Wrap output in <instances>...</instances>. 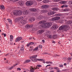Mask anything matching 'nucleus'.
Wrapping results in <instances>:
<instances>
[{
  "instance_id": "obj_10",
  "label": "nucleus",
  "mask_w": 72,
  "mask_h": 72,
  "mask_svg": "<svg viewBox=\"0 0 72 72\" xmlns=\"http://www.w3.org/2000/svg\"><path fill=\"white\" fill-rule=\"evenodd\" d=\"M44 18V17L43 15H40L38 17L37 20L38 21H41L42 19Z\"/></svg>"
},
{
  "instance_id": "obj_52",
  "label": "nucleus",
  "mask_w": 72,
  "mask_h": 72,
  "mask_svg": "<svg viewBox=\"0 0 72 72\" xmlns=\"http://www.w3.org/2000/svg\"><path fill=\"white\" fill-rule=\"evenodd\" d=\"M59 67H63V64H62L59 66Z\"/></svg>"
},
{
  "instance_id": "obj_31",
  "label": "nucleus",
  "mask_w": 72,
  "mask_h": 72,
  "mask_svg": "<svg viewBox=\"0 0 72 72\" xmlns=\"http://www.w3.org/2000/svg\"><path fill=\"white\" fill-rule=\"evenodd\" d=\"M64 7H66V8H67V7H68V5H63V6H61V7L63 8H64Z\"/></svg>"
},
{
  "instance_id": "obj_41",
  "label": "nucleus",
  "mask_w": 72,
  "mask_h": 72,
  "mask_svg": "<svg viewBox=\"0 0 72 72\" xmlns=\"http://www.w3.org/2000/svg\"><path fill=\"white\" fill-rule=\"evenodd\" d=\"M37 66L38 67H41L42 66L41 65L39 64L37 65Z\"/></svg>"
},
{
  "instance_id": "obj_42",
  "label": "nucleus",
  "mask_w": 72,
  "mask_h": 72,
  "mask_svg": "<svg viewBox=\"0 0 72 72\" xmlns=\"http://www.w3.org/2000/svg\"><path fill=\"white\" fill-rule=\"evenodd\" d=\"M30 61H31L30 60H28L26 61L25 62L26 63H28V62H30Z\"/></svg>"
},
{
  "instance_id": "obj_14",
  "label": "nucleus",
  "mask_w": 72,
  "mask_h": 72,
  "mask_svg": "<svg viewBox=\"0 0 72 72\" xmlns=\"http://www.w3.org/2000/svg\"><path fill=\"white\" fill-rule=\"evenodd\" d=\"M41 7L42 9H47L49 7V6L47 5H44L42 6Z\"/></svg>"
},
{
  "instance_id": "obj_5",
  "label": "nucleus",
  "mask_w": 72,
  "mask_h": 72,
  "mask_svg": "<svg viewBox=\"0 0 72 72\" xmlns=\"http://www.w3.org/2000/svg\"><path fill=\"white\" fill-rule=\"evenodd\" d=\"M60 19V17H55L52 18V20L53 21H55L59 20Z\"/></svg>"
},
{
  "instance_id": "obj_60",
  "label": "nucleus",
  "mask_w": 72,
  "mask_h": 72,
  "mask_svg": "<svg viewBox=\"0 0 72 72\" xmlns=\"http://www.w3.org/2000/svg\"><path fill=\"white\" fill-rule=\"evenodd\" d=\"M55 1H57V2H58V1H59V0H55Z\"/></svg>"
},
{
  "instance_id": "obj_24",
  "label": "nucleus",
  "mask_w": 72,
  "mask_h": 72,
  "mask_svg": "<svg viewBox=\"0 0 72 72\" xmlns=\"http://www.w3.org/2000/svg\"><path fill=\"white\" fill-rule=\"evenodd\" d=\"M7 20H8V22H9V23H10L11 24H12V20L10 19H7Z\"/></svg>"
},
{
  "instance_id": "obj_46",
  "label": "nucleus",
  "mask_w": 72,
  "mask_h": 72,
  "mask_svg": "<svg viewBox=\"0 0 72 72\" xmlns=\"http://www.w3.org/2000/svg\"><path fill=\"white\" fill-rule=\"evenodd\" d=\"M68 59L69 60H72V59L71 57H68Z\"/></svg>"
},
{
  "instance_id": "obj_48",
  "label": "nucleus",
  "mask_w": 72,
  "mask_h": 72,
  "mask_svg": "<svg viewBox=\"0 0 72 72\" xmlns=\"http://www.w3.org/2000/svg\"><path fill=\"white\" fill-rule=\"evenodd\" d=\"M13 44V42H12V41H11V42H10V44L11 45H12Z\"/></svg>"
},
{
  "instance_id": "obj_6",
  "label": "nucleus",
  "mask_w": 72,
  "mask_h": 72,
  "mask_svg": "<svg viewBox=\"0 0 72 72\" xmlns=\"http://www.w3.org/2000/svg\"><path fill=\"white\" fill-rule=\"evenodd\" d=\"M33 26V24H27L26 26H25V27L28 29V28H32V27Z\"/></svg>"
},
{
  "instance_id": "obj_53",
  "label": "nucleus",
  "mask_w": 72,
  "mask_h": 72,
  "mask_svg": "<svg viewBox=\"0 0 72 72\" xmlns=\"http://www.w3.org/2000/svg\"><path fill=\"white\" fill-rule=\"evenodd\" d=\"M30 43H28L27 44V46H30Z\"/></svg>"
},
{
  "instance_id": "obj_27",
  "label": "nucleus",
  "mask_w": 72,
  "mask_h": 72,
  "mask_svg": "<svg viewBox=\"0 0 72 72\" xmlns=\"http://www.w3.org/2000/svg\"><path fill=\"white\" fill-rule=\"evenodd\" d=\"M41 25L42 27H43V28H45V27H46V24H45V23H44V24H42Z\"/></svg>"
},
{
  "instance_id": "obj_30",
  "label": "nucleus",
  "mask_w": 72,
  "mask_h": 72,
  "mask_svg": "<svg viewBox=\"0 0 72 72\" xmlns=\"http://www.w3.org/2000/svg\"><path fill=\"white\" fill-rule=\"evenodd\" d=\"M39 47L38 46L36 48H35L33 50V51H36V50H37L38 49H39Z\"/></svg>"
},
{
  "instance_id": "obj_33",
  "label": "nucleus",
  "mask_w": 72,
  "mask_h": 72,
  "mask_svg": "<svg viewBox=\"0 0 72 72\" xmlns=\"http://www.w3.org/2000/svg\"><path fill=\"white\" fill-rule=\"evenodd\" d=\"M54 69H56L57 71H58L59 70V68L58 67H54L53 68Z\"/></svg>"
},
{
  "instance_id": "obj_39",
  "label": "nucleus",
  "mask_w": 72,
  "mask_h": 72,
  "mask_svg": "<svg viewBox=\"0 0 72 72\" xmlns=\"http://www.w3.org/2000/svg\"><path fill=\"white\" fill-rule=\"evenodd\" d=\"M30 44L32 45H34V43L33 42H30Z\"/></svg>"
},
{
  "instance_id": "obj_55",
  "label": "nucleus",
  "mask_w": 72,
  "mask_h": 72,
  "mask_svg": "<svg viewBox=\"0 0 72 72\" xmlns=\"http://www.w3.org/2000/svg\"><path fill=\"white\" fill-rule=\"evenodd\" d=\"M17 70H19V71H21V68H17Z\"/></svg>"
},
{
  "instance_id": "obj_18",
  "label": "nucleus",
  "mask_w": 72,
  "mask_h": 72,
  "mask_svg": "<svg viewBox=\"0 0 72 72\" xmlns=\"http://www.w3.org/2000/svg\"><path fill=\"white\" fill-rule=\"evenodd\" d=\"M38 32L39 33V34H42V33L44 32V31L41 30L38 31Z\"/></svg>"
},
{
  "instance_id": "obj_21",
  "label": "nucleus",
  "mask_w": 72,
  "mask_h": 72,
  "mask_svg": "<svg viewBox=\"0 0 72 72\" xmlns=\"http://www.w3.org/2000/svg\"><path fill=\"white\" fill-rule=\"evenodd\" d=\"M23 14L24 15H26L28 14V12L27 10H24L23 12Z\"/></svg>"
},
{
  "instance_id": "obj_62",
  "label": "nucleus",
  "mask_w": 72,
  "mask_h": 72,
  "mask_svg": "<svg viewBox=\"0 0 72 72\" xmlns=\"http://www.w3.org/2000/svg\"><path fill=\"white\" fill-rule=\"evenodd\" d=\"M42 42H43L44 43L45 42V40H42Z\"/></svg>"
},
{
  "instance_id": "obj_7",
  "label": "nucleus",
  "mask_w": 72,
  "mask_h": 72,
  "mask_svg": "<svg viewBox=\"0 0 72 72\" xmlns=\"http://www.w3.org/2000/svg\"><path fill=\"white\" fill-rule=\"evenodd\" d=\"M58 28V25H55L51 27V29H52V30H57Z\"/></svg>"
},
{
  "instance_id": "obj_43",
  "label": "nucleus",
  "mask_w": 72,
  "mask_h": 72,
  "mask_svg": "<svg viewBox=\"0 0 72 72\" xmlns=\"http://www.w3.org/2000/svg\"><path fill=\"white\" fill-rule=\"evenodd\" d=\"M2 35H4V37H5L6 36V34H4V33H3L2 34Z\"/></svg>"
},
{
  "instance_id": "obj_54",
  "label": "nucleus",
  "mask_w": 72,
  "mask_h": 72,
  "mask_svg": "<svg viewBox=\"0 0 72 72\" xmlns=\"http://www.w3.org/2000/svg\"><path fill=\"white\" fill-rule=\"evenodd\" d=\"M9 53H7L6 55H5V56H9Z\"/></svg>"
},
{
  "instance_id": "obj_38",
  "label": "nucleus",
  "mask_w": 72,
  "mask_h": 72,
  "mask_svg": "<svg viewBox=\"0 0 72 72\" xmlns=\"http://www.w3.org/2000/svg\"><path fill=\"white\" fill-rule=\"evenodd\" d=\"M49 69L50 70H51L53 69V67H50L49 68Z\"/></svg>"
},
{
  "instance_id": "obj_51",
  "label": "nucleus",
  "mask_w": 72,
  "mask_h": 72,
  "mask_svg": "<svg viewBox=\"0 0 72 72\" xmlns=\"http://www.w3.org/2000/svg\"><path fill=\"white\" fill-rule=\"evenodd\" d=\"M56 16H60V15L59 14H55Z\"/></svg>"
},
{
  "instance_id": "obj_26",
  "label": "nucleus",
  "mask_w": 72,
  "mask_h": 72,
  "mask_svg": "<svg viewBox=\"0 0 72 72\" xmlns=\"http://www.w3.org/2000/svg\"><path fill=\"white\" fill-rule=\"evenodd\" d=\"M43 3H45V4H46L49 3V1L48 0H44L43 1Z\"/></svg>"
},
{
  "instance_id": "obj_50",
  "label": "nucleus",
  "mask_w": 72,
  "mask_h": 72,
  "mask_svg": "<svg viewBox=\"0 0 72 72\" xmlns=\"http://www.w3.org/2000/svg\"><path fill=\"white\" fill-rule=\"evenodd\" d=\"M39 48H40V49H41L42 48V46L41 45H39Z\"/></svg>"
},
{
  "instance_id": "obj_45",
  "label": "nucleus",
  "mask_w": 72,
  "mask_h": 72,
  "mask_svg": "<svg viewBox=\"0 0 72 72\" xmlns=\"http://www.w3.org/2000/svg\"><path fill=\"white\" fill-rule=\"evenodd\" d=\"M14 67L12 66L11 68H10L9 69V70H11L12 69H13V68H14Z\"/></svg>"
},
{
  "instance_id": "obj_29",
  "label": "nucleus",
  "mask_w": 72,
  "mask_h": 72,
  "mask_svg": "<svg viewBox=\"0 0 72 72\" xmlns=\"http://www.w3.org/2000/svg\"><path fill=\"white\" fill-rule=\"evenodd\" d=\"M13 39V36L12 35H10V41H12Z\"/></svg>"
},
{
  "instance_id": "obj_61",
  "label": "nucleus",
  "mask_w": 72,
  "mask_h": 72,
  "mask_svg": "<svg viewBox=\"0 0 72 72\" xmlns=\"http://www.w3.org/2000/svg\"><path fill=\"white\" fill-rule=\"evenodd\" d=\"M44 54H46V55H48V53H44Z\"/></svg>"
},
{
  "instance_id": "obj_4",
  "label": "nucleus",
  "mask_w": 72,
  "mask_h": 72,
  "mask_svg": "<svg viewBox=\"0 0 72 72\" xmlns=\"http://www.w3.org/2000/svg\"><path fill=\"white\" fill-rule=\"evenodd\" d=\"M23 17L22 16H21L20 17H19L16 19L15 20V22H19V21H21L22 19H23Z\"/></svg>"
},
{
  "instance_id": "obj_25",
  "label": "nucleus",
  "mask_w": 72,
  "mask_h": 72,
  "mask_svg": "<svg viewBox=\"0 0 72 72\" xmlns=\"http://www.w3.org/2000/svg\"><path fill=\"white\" fill-rule=\"evenodd\" d=\"M44 23H45V21L44 20H42L39 22V24H43Z\"/></svg>"
},
{
  "instance_id": "obj_47",
  "label": "nucleus",
  "mask_w": 72,
  "mask_h": 72,
  "mask_svg": "<svg viewBox=\"0 0 72 72\" xmlns=\"http://www.w3.org/2000/svg\"><path fill=\"white\" fill-rule=\"evenodd\" d=\"M52 10L53 11H55V7L52 8Z\"/></svg>"
},
{
  "instance_id": "obj_20",
  "label": "nucleus",
  "mask_w": 72,
  "mask_h": 72,
  "mask_svg": "<svg viewBox=\"0 0 72 72\" xmlns=\"http://www.w3.org/2000/svg\"><path fill=\"white\" fill-rule=\"evenodd\" d=\"M20 50H21V51L24 50V46L23 45H22L21 46Z\"/></svg>"
},
{
  "instance_id": "obj_12",
  "label": "nucleus",
  "mask_w": 72,
  "mask_h": 72,
  "mask_svg": "<svg viewBox=\"0 0 72 72\" xmlns=\"http://www.w3.org/2000/svg\"><path fill=\"white\" fill-rule=\"evenodd\" d=\"M35 20V18L33 17L30 18L29 19V21L31 22H33Z\"/></svg>"
},
{
  "instance_id": "obj_32",
  "label": "nucleus",
  "mask_w": 72,
  "mask_h": 72,
  "mask_svg": "<svg viewBox=\"0 0 72 72\" xmlns=\"http://www.w3.org/2000/svg\"><path fill=\"white\" fill-rule=\"evenodd\" d=\"M19 5H23V2L22 1H20L19 2Z\"/></svg>"
},
{
  "instance_id": "obj_3",
  "label": "nucleus",
  "mask_w": 72,
  "mask_h": 72,
  "mask_svg": "<svg viewBox=\"0 0 72 72\" xmlns=\"http://www.w3.org/2000/svg\"><path fill=\"white\" fill-rule=\"evenodd\" d=\"M33 4V2L31 1H27L26 3V5L27 6H31Z\"/></svg>"
},
{
  "instance_id": "obj_23",
  "label": "nucleus",
  "mask_w": 72,
  "mask_h": 72,
  "mask_svg": "<svg viewBox=\"0 0 72 72\" xmlns=\"http://www.w3.org/2000/svg\"><path fill=\"white\" fill-rule=\"evenodd\" d=\"M0 9H1V10H3V9H5V7H4V6L1 5V6H0Z\"/></svg>"
},
{
  "instance_id": "obj_49",
  "label": "nucleus",
  "mask_w": 72,
  "mask_h": 72,
  "mask_svg": "<svg viewBox=\"0 0 72 72\" xmlns=\"http://www.w3.org/2000/svg\"><path fill=\"white\" fill-rule=\"evenodd\" d=\"M17 65H18V64H15L14 65H13L12 66H13V67H15V66H16Z\"/></svg>"
},
{
  "instance_id": "obj_9",
  "label": "nucleus",
  "mask_w": 72,
  "mask_h": 72,
  "mask_svg": "<svg viewBox=\"0 0 72 72\" xmlns=\"http://www.w3.org/2000/svg\"><path fill=\"white\" fill-rule=\"evenodd\" d=\"M46 24V27H50L52 26V23L51 22H46L45 24Z\"/></svg>"
},
{
  "instance_id": "obj_37",
  "label": "nucleus",
  "mask_w": 72,
  "mask_h": 72,
  "mask_svg": "<svg viewBox=\"0 0 72 72\" xmlns=\"http://www.w3.org/2000/svg\"><path fill=\"white\" fill-rule=\"evenodd\" d=\"M52 37L53 39H56V38H57V36L56 35H53Z\"/></svg>"
},
{
  "instance_id": "obj_44",
  "label": "nucleus",
  "mask_w": 72,
  "mask_h": 72,
  "mask_svg": "<svg viewBox=\"0 0 72 72\" xmlns=\"http://www.w3.org/2000/svg\"><path fill=\"white\" fill-rule=\"evenodd\" d=\"M30 48H30V51H32V50H33V47H30Z\"/></svg>"
},
{
  "instance_id": "obj_28",
  "label": "nucleus",
  "mask_w": 72,
  "mask_h": 72,
  "mask_svg": "<svg viewBox=\"0 0 72 72\" xmlns=\"http://www.w3.org/2000/svg\"><path fill=\"white\" fill-rule=\"evenodd\" d=\"M34 68L32 67L30 69V71L31 72H34Z\"/></svg>"
},
{
  "instance_id": "obj_15",
  "label": "nucleus",
  "mask_w": 72,
  "mask_h": 72,
  "mask_svg": "<svg viewBox=\"0 0 72 72\" xmlns=\"http://www.w3.org/2000/svg\"><path fill=\"white\" fill-rule=\"evenodd\" d=\"M17 12L18 13V15H22V13H23L22 11H21V10H17Z\"/></svg>"
},
{
  "instance_id": "obj_40",
  "label": "nucleus",
  "mask_w": 72,
  "mask_h": 72,
  "mask_svg": "<svg viewBox=\"0 0 72 72\" xmlns=\"http://www.w3.org/2000/svg\"><path fill=\"white\" fill-rule=\"evenodd\" d=\"M59 10V9L58 8L55 7V11H58V10Z\"/></svg>"
},
{
  "instance_id": "obj_35",
  "label": "nucleus",
  "mask_w": 72,
  "mask_h": 72,
  "mask_svg": "<svg viewBox=\"0 0 72 72\" xmlns=\"http://www.w3.org/2000/svg\"><path fill=\"white\" fill-rule=\"evenodd\" d=\"M70 5H72V1H70L68 2Z\"/></svg>"
},
{
  "instance_id": "obj_22",
  "label": "nucleus",
  "mask_w": 72,
  "mask_h": 72,
  "mask_svg": "<svg viewBox=\"0 0 72 72\" xmlns=\"http://www.w3.org/2000/svg\"><path fill=\"white\" fill-rule=\"evenodd\" d=\"M30 10H31V11L32 12H36L37 11V10L35 8H31Z\"/></svg>"
},
{
  "instance_id": "obj_57",
  "label": "nucleus",
  "mask_w": 72,
  "mask_h": 72,
  "mask_svg": "<svg viewBox=\"0 0 72 72\" xmlns=\"http://www.w3.org/2000/svg\"><path fill=\"white\" fill-rule=\"evenodd\" d=\"M51 66V65L50 64V65H47V66H46V67H47L48 66Z\"/></svg>"
},
{
  "instance_id": "obj_36",
  "label": "nucleus",
  "mask_w": 72,
  "mask_h": 72,
  "mask_svg": "<svg viewBox=\"0 0 72 72\" xmlns=\"http://www.w3.org/2000/svg\"><path fill=\"white\" fill-rule=\"evenodd\" d=\"M64 10L65 12H67V11H69V9H66Z\"/></svg>"
},
{
  "instance_id": "obj_58",
  "label": "nucleus",
  "mask_w": 72,
  "mask_h": 72,
  "mask_svg": "<svg viewBox=\"0 0 72 72\" xmlns=\"http://www.w3.org/2000/svg\"><path fill=\"white\" fill-rule=\"evenodd\" d=\"M49 63L50 64H52V63H53V62H51L49 61Z\"/></svg>"
},
{
  "instance_id": "obj_34",
  "label": "nucleus",
  "mask_w": 72,
  "mask_h": 72,
  "mask_svg": "<svg viewBox=\"0 0 72 72\" xmlns=\"http://www.w3.org/2000/svg\"><path fill=\"white\" fill-rule=\"evenodd\" d=\"M47 37L50 39H51L52 38V36L50 35H47Z\"/></svg>"
},
{
  "instance_id": "obj_1",
  "label": "nucleus",
  "mask_w": 72,
  "mask_h": 72,
  "mask_svg": "<svg viewBox=\"0 0 72 72\" xmlns=\"http://www.w3.org/2000/svg\"><path fill=\"white\" fill-rule=\"evenodd\" d=\"M37 57V55H34L32 57H31L30 58L31 59H32V61L33 62H36L37 61H41V62H42L43 63H45V62L44 61V60L43 59L38 58L36 59V57Z\"/></svg>"
},
{
  "instance_id": "obj_64",
  "label": "nucleus",
  "mask_w": 72,
  "mask_h": 72,
  "mask_svg": "<svg viewBox=\"0 0 72 72\" xmlns=\"http://www.w3.org/2000/svg\"><path fill=\"white\" fill-rule=\"evenodd\" d=\"M6 27H8V24H6Z\"/></svg>"
},
{
  "instance_id": "obj_59",
  "label": "nucleus",
  "mask_w": 72,
  "mask_h": 72,
  "mask_svg": "<svg viewBox=\"0 0 72 72\" xmlns=\"http://www.w3.org/2000/svg\"><path fill=\"white\" fill-rule=\"evenodd\" d=\"M64 66H67V63H64Z\"/></svg>"
},
{
  "instance_id": "obj_2",
  "label": "nucleus",
  "mask_w": 72,
  "mask_h": 72,
  "mask_svg": "<svg viewBox=\"0 0 72 72\" xmlns=\"http://www.w3.org/2000/svg\"><path fill=\"white\" fill-rule=\"evenodd\" d=\"M59 30L60 31L63 30L64 31H66L68 29V26L66 25H63L61 26L59 28Z\"/></svg>"
},
{
  "instance_id": "obj_17",
  "label": "nucleus",
  "mask_w": 72,
  "mask_h": 72,
  "mask_svg": "<svg viewBox=\"0 0 72 72\" xmlns=\"http://www.w3.org/2000/svg\"><path fill=\"white\" fill-rule=\"evenodd\" d=\"M72 23V21H67L66 23V24H70Z\"/></svg>"
},
{
  "instance_id": "obj_63",
  "label": "nucleus",
  "mask_w": 72,
  "mask_h": 72,
  "mask_svg": "<svg viewBox=\"0 0 72 72\" xmlns=\"http://www.w3.org/2000/svg\"><path fill=\"white\" fill-rule=\"evenodd\" d=\"M1 37L0 35V40L1 41Z\"/></svg>"
},
{
  "instance_id": "obj_13",
  "label": "nucleus",
  "mask_w": 72,
  "mask_h": 72,
  "mask_svg": "<svg viewBox=\"0 0 72 72\" xmlns=\"http://www.w3.org/2000/svg\"><path fill=\"white\" fill-rule=\"evenodd\" d=\"M22 39V38L19 37H17L15 40V42H18L19 41H20Z\"/></svg>"
},
{
  "instance_id": "obj_16",
  "label": "nucleus",
  "mask_w": 72,
  "mask_h": 72,
  "mask_svg": "<svg viewBox=\"0 0 72 72\" xmlns=\"http://www.w3.org/2000/svg\"><path fill=\"white\" fill-rule=\"evenodd\" d=\"M55 14V12H51L48 13V15H53Z\"/></svg>"
},
{
  "instance_id": "obj_19",
  "label": "nucleus",
  "mask_w": 72,
  "mask_h": 72,
  "mask_svg": "<svg viewBox=\"0 0 72 72\" xmlns=\"http://www.w3.org/2000/svg\"><path fill=\"white\" fill-rule=\"evenodd\" d=\"M60 3L61 4H64L66 3H67V2L65 1H62L60 2Z\"/></svg>"
},
{
  "instance_id": "obj_56",
  "label": "nucleus",
  "mask_w": 72,
  "mask_h": 72,
  "mask_svg": "<svg viewBox=\"0 0 72 72\" xmlns=\"http://www.w3.org/2000/svg\"><path fill=\"white\" fill-rule=\"evenodd\" d=\"M56 72H60V71H59V69H58V70H57V71Z\"/></svg>"
},
{
  "instance_id": "obj_11",
  "label": "nucleus",
  "mask_w": 72,
  "mask_h": 72,
  "mask_svg": "<svg viewBox=\"0 0 72 72\" xmlns=\"http://www.w3.org/2000/svg\"><path fill=\"white\" fill-rule=\"evenodd\" d=\"M13 14L14 15H18V10H15L13 12Z\"/></svg>"
},
{
  "instance_id": "obj_8",
  "label": "nucleus",
  "mask_w": 72,
  "mask_h": 72,
  "mask_svg": "<svg viewBox=\"0 0 72 72\" xmlns=\"http://www.w3.org/2000/svg\"><path fill=\"white\" fill-rule=\"evenodd\" d=\"M20 23L22 24H25L27 23V21L26 20H23V19L21 20V21L20 22Z\"/></svg>"
}]
</instances>
